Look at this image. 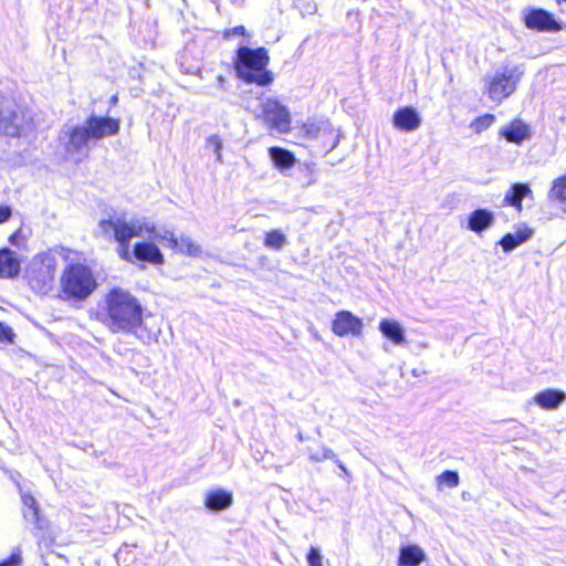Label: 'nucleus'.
<instances>
[{"mask_svg": "<svg viewBox=\"0 0 566 566\" xmlns=\"http://www.w3.org/2000/svg\"><path fill=\"white\" fill-rule=\"evenodd\" d=\"M107 325L113 333H135L144 323V307L129 291L113 287L105 296Z\"/></svg>", "mask_w": 566, "mask_h": 566, "instance_id": "f257e3e1", "label": "nucleus"}, {"mask_svg": "<svg viewBox=\"0 0 566 566\" xmlns=\"http://www.w3.org/2000/svg\"><path fill=\"white\" fill-rule=\"evenodd\" d=\"M269 61L270 56L265 48L252 49L241 45L237 50L234 69L238 77L245 83L268 86L273 82L272 72L266 69Z\"/></svg>", "mask_w": 566, "mask_h": 566, "instance_id": "f03ea898", "label": "nucleus"}, {"mask_svg": "<svg viewBox=\"0 0 566 566\" xmlns=\"http://www.w3.org/2000/svg\"><path fill=\"white\" fill-rule=\"evenodd\" d=\"M97 289V281L88 265L69 264L61 275V291L65 300L84 301Z\"/></svg>", "mask_w": 566, "mask_h": 566, "instance_id": "7ed1b4c3", "label": "nucleus"}, {"mask_svg": "<svg viewBox=\"0 0 566 566\" xmlns=\"http://www.w3.org/2000/svg\"><path fill=\"white\" fill-rule=\"evenodd\" d=\"M523 64L502 65L493 74L484 77L488 96L496 103L511 96L517 87L523 74Z\"/></svg>", "mask_w": 566, "mask_h": 566, "instance_id": "20e7f679", "label": "nucleus"}, {"mask_svg": "<svg viewBox=\"0 0 566 566\" xmlns=\"http://www.w3.org/2000/svg\"><path fill=\"white\" fill-rule=\"evenodd\" d=\"M56 256L50 252L36 254L25 270V279L30 287L38 294H46L53 285Z\"/></svg>", "mask_w": 566, "mask_h": 566, "instance_id": "39448f33", "label": "nucleus"}, {"mask_svg": "<svg viewBox=\"0 0 566 566\" xmlns=\"http://www.w3.org/2000/svg\"><path fill=\"white\" fill-rule=\"evenodd\" d=\"M98 228L105 237L113 238L116 242L130 241L135 237H140L144 231L151 233L155 230V226L145 222L144 219L132 218L127 220L124 216L102 219Z\"/></svg>", "mask_w": 566, "mask_h": 566, "instance_id": "423d86ee", "label": "nucleus"}, {"mask_svg": "<svg viewBox=\"0 0 566 566\" xmlns=\"http://www.w3.org/2000/svg\"><path fill=\"white\" fill-rule=\"evenodd\" d=\"M31 128L25 112L9 96L0 94V133L19 137Z\"/></svg>", "mask_w": 566, "mask_h": 566, "instance_id": "0eeeda50", "label": "nucleus"}, {"mask_svg": "<svg viewBox=\"0 0 566 566\" xmlns=\"http://www.w3.org/2000/svg\"><path fill=\"white\" fill-rule=\"evenodd\" d=\"M60 140L66 154L78 161L88 156L90 143L93 142L84 123L64 125L60 132Z\"/></svg>", "mask_w": 566, "mask_h": 566, "instance_id": "6e6552de", "label": "nucleus"}, {"mask_svg": "<svg viewBox=\"0 0 566 566\" xmlns=\"http://www.w3.org/2000/svg\"><path fill=\"white\" fill-rule=\"evenodd\" d=\"M262 115L270 128L279 133H287L291 129L290 112L276 99H266L262 104Z\"/></svg>", "mask_w": 566, "mask_h": 566, "instance_id": "1a4fd4ad", "label": "nucleus"}, {"mask_svg": "<svg viewBox=\"0 0 566 566\" xmlns=\"http://www.w3.org/2000/svg\"><path fill=\"white\" fill-rule=\"evenodd\" d=\"M523 22L527 29L538 32H556L562 29L554 14L542 8L524 9Z\"/></svg>", "mask_w": 566, "mask_h": 566, "instance_id": "9d476101", "label": "nucleus"}, {"mask_svg": "<svg viewBox=\"0 0 566 566\" xmlns=\"http://www.w3.org/2000/svg\"><path fill=\"white\" fill-rule=\"evenodd\" d=\"M93 140H99L118 134L120 120L111 116H97L92 114L84 122Z\"/></svg>", "mask_w": 566, "mask_h": 566, "instance_id": "9b49d317", "label": "nucleus"}, {"mask_svg": "<svg viewBox=\"0 0 566 566\" xmlns=\"http://www.w3.org/2000/svg\"><path fill=\"white\" fill-rule=\"evenodd\" d=\"M363 321L349 311H339L335 314L332 323V331L335 335L344 337L347 335L359 336L363 331Z\"/></svg>", "mask_w": 566, "mask_h": 566, "instance_id": "f8f14e48", "label": "nucleus"}, {"mask_svg": "<svg viewBox=\"0 0 566 566\" xmlns=\"http://www.w3.org/2000/svg\"><path fill=\"white\" fill-rule=\"evenodd\" d=\"M422 118L412 106L398 108L392 116L394 126L403 132H413L421 125Z\"/></svg>", "mask_w": 566, "mask_h": 566, "instance_id": "ddd939ff", "label": "nucleus"}, {"mask_svg": "<svg viewBox=\"0 0 566 566\" xmlns=\"http://www.w3.org/2000/svg\"><path fill=\"white\" fill-rule=\"evenodd\" d=\"M499 134L506 142L516 145H520L532 137L530 125L518 118H515L510 124L501 127Z\"/></svg>", "mask_w": 566, "mask_h": 566, "instance_id": "4468645a", "label": "nucleus"}, {"mask_svg": "<svg viewBox=\"0 0 566 566\" xmlns=\"http://www.w3.org/2000/svg\"><path fill=\"white\" fill-rule=\"evenodd\" d=\"M134 262L140 261L153 265H161L165 263V256L160 249L153 242L143 241L134 244Z\"/></svg>", "mask_w": 566, "mask_h": 566, "instance_id": "2eb2a0df", "label": "nucleus"}, {"mask_svg": "<svg viewBox=\"0 0 566 566\" xmlns=\"http://www.w3.org/2000/svg\"><path fill=\"white\" fill-rule=\"evenodd\" d=\"M495 222V214L493 211L485 208H478L473 210L468 217L467 228L478 234L491 228Z\"/></svg>", "mask_w": 566, "mask_h": 566, "instance_id": "dca6fc26", "label": "nucleus"}, {"mask_svg": "<svg viewBox=\"0 0 566 566\" xmlns=\"http://www.w3.org/2000/svg\"><path fill=\"white\" fill-rule=\"evenodd\" d=\"M427 559L426 552L417 544H407L399 547L398 566H419Z\"/></svg>", "mask_w": 566, "mask_h": 566, "instance_id": "f3484780", "label": "nucleus"}, {"mask_svg": "<svg viewBox=\"0 0 566 566\" xmlns=\"http://www.w3.org/2000/svg\"><path fill=\"white\" fill-rule=\"evenodd\" d=\"M21 261L9 248L0 249V277L13 279L20 273Z\"/></svg>", "mask_w": 566, "mask_h": 566, "instance_id": "a211bd4d", "label": "nucleus"}, {"mask_svg": "<svg viewBox=\"0 0 566 566\" xmlns=\"http://www.w3.org/2000/svg\"><path fill=\"white\" fill-rule=\"evenodd\" d=\"M533 234L534 230L531 229L530 227L524 226L522 228H518L514 233L509 232L504 234L500 239L497 244L501 245L505 253H510L517 247L527 242L533 237Z\"/></svg>", "mask_w": 566, "mask_h": 566, "instance_id": "6ab92c4d", "label": "nucleus"}, {"mask_svg": "<svg viewBox=\"0 0 566 566\" xmlns=\"http://www.w3.org/2000/svg\"><path fill=\"white\" fill-rule=\"evenodd\" d=\"M566 399V394L559 389H545L536 394L534 402L545 410L557 409Z\"/></svg>", "mask_w": 566, "mask_h": 566, "instance_id": "aec40b11", "label": "nucleus"}, {"mask_svg": "<svg viewBox=\"0 0 566 566\" xmlns=\"http://www.w3.org/2000/svg\"><path fill=\"white\" fill-rule=\"evenodd\" d=\"M379 332L395 345L399 346L407 343L403 327L395 319H381L379 323Z\"/></svg>", "mask_w": 566, "mask_h": 566, "instance_id": "412c9836", "label": "nucleus"}, {"mask_svg": "<svg viewBox=\"0 0 566 566\" xmlns=\"http://www.w3.org/2000/svg\"><path fill=\"white\" fill-rule=\"evenodd\" d=\"M233 501L232 494L222 489L207 493L205 506L212 512H220L231 506Z\"/></svg>", "mask_w": 566, "mask_h": 566, "instance_id": "4be33fe9", "label": "nucleus"}, {"mask_svg": "<svg viewBox=\"0 0 566 566\" xmlns=\"http://www.w3.org/2000/svg\"><path fill=\"white\" fill-rule=\"evenodd\" d=\"M532 193V190L527 184L516 182L513 184L504 196V203L522 209V201L525 197Z\"/></svg>", "mask_w": 566, "mask_h": 566, "instance_id": "5701e85b", "label": "nucleus"}, {"mask_svg": "<svg viewBox=\"0 0 566 566\" xmlns=\"http://www.w3.org/2000/svg\"><path fill=\"white\" fill-rule=\"evenodd\" d=\"M269 156L275 168L281 171L293 167L296 161L292 151L277 146L269 148Z\"/></svg>", "mask_w": 566, "mask_h": 566, "instance_id": "b1692460", "label": "nucleus"}, {"mask_svg": "<svg viewBox=\"0 0 566 566\" xmlns=\"http://www.w3.org/2000/svg\"><path fill=\"white\" fill-rule=\"evenodd\" d=\"M297 180L303 187L315 184L317 181L316 164L310 161L298 165Z\"/></svg>", "mask_w": 566, "mask_h": 566, "instance_id": "393cba45", "label": "nucleus"}, {"mask_svg": "<svg viewBox=\"0 0 566 566\" xmlns=\"http://www.w3.org/2000/svg\"><path fill=\"white\" fill-rule=\"evenodd\" d=\"M548 198L549 200L557 201L558 203L566 207V174L553 181L548 192Z\"/></svg>", "mask_w": 566, "mask_h": 566, "instance_id": "a878e982", "label": "nucleus"}, {"mask_svg": "<svg viewBox=\"0 0 566 566\" xmlns=\"http://www.w3.org/2000/svg\"><path fill=\"white\" fill-rule=\"evenodd\" d=\"M287 244L286 235L279 229L266 232L264 238V245L269 249L280 251Z\"/></svg>", "mask_w": 566, "mask_h": 566, "instance_id": "bb28decb", "label": "nucleus"}, {"mask_svg": "<svg viewBox=\"0 0 566 566\" xmlns=\"http://www.w3.org/2000/svg\"><path fill=\"white\" fill-rule=\"evenodd\" d=\"M177 249L181 253H186L191 256L198 255L201 252L200 245L193 242L189 237H181L178 239Z\"/></svg>", "mask_w": 566, "mask_h": 566, "instance_id": "cd10ccee", "label": "nucleus"}, {"mask_svg": "<svg viewBox=\"0 0 566 566\" xmlns=\"http://www.w3.org/2000/svg\"><path fill=\"white\" fill-rule=\"evenodd\" d=\"M308 458L312 462H322L325 460H332L335 461L337 458L336 453L328 447L322 446L319 452H315L310 450L308 451Z\"/></svg>", "mask_w": 566, "mask_h": 566, "instance_id": "c85d7f7f", "label": "nucleus"}, {"mask_svg": "<svg viewBox=\"0 0 566 566\" xmlns=\"http://www.w3.org/2000/svg\"><path fill=\"white\" fill-rule=\"evenodd\" d=\"M494 122H495L494 115L485 114V115H482V116H479L478 118H475L472 122L471 127L474 129L475 133L480 134L484 129L489 128Z\"/></svg>", "mask_w": 566, "mask_h": 566, "instance_id": "c756f323", "label": "nucleus"}, {"mask_svg": "<svg viewBox=\"0 0 566 566\" xmlns=\"http://www.w3.org/2000/svg\"><path fill=\"white\" fill-rule=\"evenodd\" d=\"M23 517L28 523L33 524L38 530H43L42 520L40 518L39 506L32 509H24Z\"/></svg>", "mask_w": 566, "mask_h": 566, "instance_id": "7c9ffc66", "label": "nucleus"}, {"mask_svg": "<svg viewBox=\"0 0 566 566\" xmlns=\"http://www.w3.org/2000/svg\"><path fill=\"white\" fill-rule=\"evenodd\" d=\"M23 517L28 523L33 524L38 530H43L42 520L40 518L39 506L32 509H24Z\"/></svg>", "mask_w": 566, "mask_h": 566, "instance_id": "2f4dec72", "label": "nucleus"}, {"mask_svg": "<svg viewBox=\"0 0 566 566\" xmlns=\"http://www.w3.org/2000/svg\"><path fill=\"white\" fill-rule=\"evenodd\" d=\"M438 479L440 483H443L449 488H455L460 482L458 472L452 470L443 471Z\"/></svg>", "mask_w": 566, "mask_h": 566, "instance_id": "473e14b6", "label": "nucleus"}, {"mask_svg": "<svg viewBox=\"0 0 566 566\" xmlns=\"http://www.w3.org/2000/svg\"><path fill=\"white\" fill-rule=\"evenodd\" d=\"M293 6L302 15L313 14L316 11V4L313 0H294Z\"/></svg>", "mask_w": 566, "mask_h": 566, "instance_id": "72a5a7b5", "label": "nucleus"}, {"mask_svg": "<svg viewBox=\"0 0 566 566\" xmlns=\"http://www.w3.org/2000/svg\"><path fill=\"white\" fill-rule=\"evenodd\" d=\"M150 234L154 235L155 239L159 241H167L168 245L171 249H177L178 247V239L175 237L172 231L164 230L163 232H156V229Z\"/></svg>", "mask_w": 566, "mask_h": 566, "instance_id": "f704fd0d", "label": "nucleus"}, {"mask_svg": "<svg viewBox=\"0 0 566 566\" xmlns=\"http://www.w3.org/2000/svg\"><path fill=\"white\" fill-rule=\"evenodd\" d=\"M117 243H118V247H117L118 256L126 262L134 263L135 255H134V249L132 251L129 249L130 241L117 242Z\"/></svg>", "mask_w": 566, "mask_h": 566, "instance_id": "c9c22d12", "label": "nucleus"}, {"mask_svg": "<svg viewBox=\"0 0 566 566\" xmlns=\"http://www.w3.org/2000/svg\"><path fill=\"white\" fill-rule=\"evenodd\" d=\"M22 565V553L19 547H15L11 555L0 562V566H21Z\"/></svg>", "mask_w": 566, "mask_h": 566, "instance_id": "e433bc0d", "label": "nucleus"}, {"mask_svg": "<svg viewBox=\"0 0 566 566\" xmlns=\"http://www.w3.org/2000/svg\"><path fill=\"white\" fill-rule=\"evenodd\" d=\"M308 566H323L322 554L318 547L312 546L306 555Z\"/></svg>", "mask_w": 566, "mask_h": 566, "instance_id": "4c0bfd02", "label": "nucleus"}, {"mask_svg": "<svg viewBox=\"0 0 566 566\" xmlns=\"http://www.w3.org/2000/svg\"><path fill=\"white\" fill-rule=\"evenodd\" d=\"M14 333L10 326L0 322V342L1 343H13Z\"/></svg>", "mask_w": 566, "mask_h": 566, "instance_id": "58836bf2", "label": "nucleus"}, {"mask_svg": "<svg viewBox=\"0 0 566 566\" xmlns=\"http://www.w3.org/2000/svg\"><path fill=\"white\" fill-rule=\"evenodd\" d=\"M208 144L211 145L213 147V151L217 154V159L219 161H221V153H220V149L222 147V144H221V140L219 139L218 136L216 135H212L208 138Z\"/></svg>", "mask_w": 566, "mask_h": 566, "instance_id": "ea45409f", "label": "nucleus"}, {"mask_svg": "<svg viewBox=\"0 0 566 566\" xmlns=\"http://www.w3.org/2000/svg\"><path fill=\"white\" fill-rule=\"evenodd\" d=\"M245 28L243 25H237L234 28H231V29H227L223 33V36L226 39H229L231 36H234V35H245Z\"/></svg>", "mask_w": 566, "mask_h": 566, "instance_id": "a19ab883", "label": "nucleus"}, {"mask_svg": "<svg viewBox=\"0 0 566 566\" xmlns=\"http://www.w3.org/2000/svg\"><path fill=\"white\" fill-rule=\"evenodd\" d=\"M12 216V209L8 205H0V223L7 222Z\"/></svg>", "mask_w": 566, "mask_h": 566, "instance_id": "79ce46f5", "label": "nucleus"}, {"mask_svg": "<svg viewBox=\"0 0 566 566\" xmlns=\"http://www.w3.org/2000/svg\"><path fill=\"white\" fill-rule=\"evenodd\" d=\"M22 503H23V506L24 509H32V507H38V502L35 500L34 496H32L31 494H22Z\"/></svg>", "mask_w": 566, "mask_h": 566, "instance_id": "37998d69", "label": "nucleus"}, {"mask_svg": "<svg viewBox=\"0 0 566 566\" xmlns=\"http://www.w3.org/2000/svg\"><path fill=\"white\" fill-rule=\"evenodd\" d=\"M337 467L347 475V476H350V473L348 471V469L345 467V464L338 459V457L335 459L334 461Z\"/></svg>", "mask_w": 566, "mask_h": 566, "instance_id": "c03bdc74", "label": "nucleus"}, {"mask_svg": "<svg viewBox=\"0 0 566 566\" xmlns=\"http://www.w3.org/2000/svg\"><path fill=\"white\" fill-rule=\"evenodd\" d=\"M19 240H20V232L19 231L14 232L9 238L10 243L13 244V245H18L19 244Z\"/></svg>", "mask_w": 566, "mask_h": 566, "instance_id": "a18cd8bd", "label": "nucleus"}, {"mask_svg": "<svg viewBox=\"0 0 566 566\" xmlns=\"http://www.w3.org/2000/svg\"><path fill=\"white\" fill-rule=\"evenodd\" d=\"M296 438H297V440H298L300 442H303V441H305V440H306V438L303 436V433H302V432H298V433H297V436H296Z\"/></svg>", "mask_w": 566, "mask_h": 566, "instance_id": "49530a36", "label": "nucleus"}, {"mask_svg": "<svg viewBox=\"0 0 566 566\" xmlns=\"http://www.w3.org/2000/svg\"><path fill=\"white\" fill-rule=\"evenodd\" d=\"M217 81L219 82L220 85H222L224 83V77L222 75H219L217 77Z\"/></svg>", "mask_w": 566, "mask_h": 566, "instance_id": "de8ad7c7", "label": "nucleus"}, {"mask_svg": "<svg viewBox=\"0 0 566 566\" xmlns=\"http://www.w3.org/2000/svg\"><path fill=\"white\" fill-rule=\"evenodd\" d=\"M315 431H316V433H317L318 436H321V429H319V428H316V430H315Z\"/></svg>", "mask_w": 566, "mask_h": 566, "instance_id": "09e8293b", "label": "nucleus"}]
</instances>
